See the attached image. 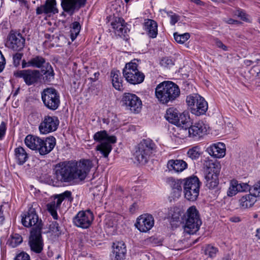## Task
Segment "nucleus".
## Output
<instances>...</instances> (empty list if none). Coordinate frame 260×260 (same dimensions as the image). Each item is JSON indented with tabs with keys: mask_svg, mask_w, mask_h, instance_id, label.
<instances>
[{
	"mask_svg": "<svg viewBox=\"0 0 260 260\" xmlns=\"http://www.w3.org/2000/svg\"><path fill=\"white\" fill-rule=\"evenodd\" d=\"M191 2L194 3L196 4L200 5L202 2L200 0H190Z\"/></svg>",
	"mask_w": 260,
	"mask_h": 260,
	"instance_id": "59",
	"label": "nucleus"
},
{
	"mask_svg": "<svg viewBox=\"0 0 260 260\" xmlns=\"http://www.w3.org/2000/svg\"><path fill=\"white\" fill-rule=\"evenodd\" d=\"M93 220L92 213L89 210L79 211L73 218L74 224L82 229L90 226Z\"/></svg>",
	"mask_w": 260,
	"mask_h": 260,
	"instance_id": "17",
	"label": "nucleus"
},
{
	"mask_svg": "<svg viewBox=\"0 0 260 260\" xmlns=\"http://www.w3.org/2000/svg\"><path fill=\"white\" fill-rule=\"evenodd\" d=\"M15 260H30V257L27 253L22 252L16 256Z\"/></svg>",
	"mask_w": 260,
	"mask_h": 260,
	"instance_id": "49",
	"label": "nucleus"
},
{
	"mask_svg": "<svg viewBox=\"0 0 260 260\" xmlns=\"http://www.w3.org/2000/svg\"><path fill=\"white\" fill-rule=\"evenodd\" d=\"M111 25L116 35L119 36L125 37L129 30L126 26V24L122 18H116L111 22Z\"/></svg>",
	"mask_w": 260,
	"mask_h": 260,
	"instance_id": "24",
	"label": "nucleus"
},
{
	"mask_svg": "<svg viewBox=\"0 0 260 260\" xmlns=\"http://www.w3.org/2000/svg\"><path fill=\"white\" fill-rule=\"evenodd\" d=\"M93 139L101 143L95 148L96 151H100L104 157H108L112 149L111 144L115 143L116 138L114 136H109L105 131L96 133L93 136Z\"/></svg>",
	"mask_w": 260,
	"mask_h": 260,
	"instance_id": "4",
	"label": "nucleus"
},
{
	"mask_svg": "<svg viewBox=\"0 0 260 260\" xmlns=\"http://www.w3.org/2000/svg\"><path fill=\"white\" fill-rule=\"evenodd\" d=\"M138 67V64L134 60L126 63L123 70V76L130 84H140L144 80L145 75L139 71Z\"/></svg>",
	"mask_w": 260,
	"mask_h": 260,
	"instance_id": "6",
	"label": "nucleus"
},
{
	"mask_svg": "<svg viewBox=\"0 0 260 260\" xmlns=\"http://www.w3.org/2000/svg\"><path fill=\"white\" fill-rule=\"evenodd\" d=\"M48 62L46 59L40 55H34L28 61L23 60L22 61V68L32 67L42 69Z\"/></svg>",
	"mask_w": 260,
	"mask_h": 260,
	"instance_id": "23",
	"label": "nucleus"
},
{
	"mask_svg": "<svg viewBox=\"0 0 260 260\" xmlns=\"http://www.w3.org/2000/svg\"><path fill=\"white\" fill-rule=\"evenodd\" d=\"M59 120L56 116H45L39 125L41 134H47L54 132L57 128Z\"/></svg>",
	"mask_w": 260,
	"mask_h": 260,
	"instance_id": "18",
	"label": "nucleus"
},
{
	"mask_svg": "<svg viewBox=\"0 0 260 260\" xmlns=\"http://www.w3.org/2000/svg\"><path fill=\"white\" fill-rule=\"evenodd\" d=\"M256 237L260 240V229H258L256 230Z\"/></svg>",
	"mask_w": 260,
	"mask_h": 260,
	"instance_id": "58",
	"label": "nucleus"
},
{
	"mask_svg": "<svg viewBox=\"0 0 260 260\" xmlns=\"http://www.w3.org/2000/svg\"><path fill=\"white\" fill-rule=\"evenodd\" d=\"M20 2H21V3H24V4H26V1L25 0H18Z\"/></svg>",
	"mask_w": 260,
	"mask_h": 260,
	"instance_id": "61",
	"label": "nucleus"
},
{
	"mask_svg": "<svg viewBox=\"0 0 260 260\" xmlns=\"http://www.w3.org/2000/svg\"><path fill=\"white\" fill-rule=\"evenodd\" d=\"M41 97L44 106L49 110L54 111L59 106L60 95L54 88L44 89L41 92Z\"/></svg>",
	"mask_w": 260,
	"mask_h": 260,
	"instance_id": "7",
	"label": "nucleus"
},
{
	"mask_svg": "<svg viewBox=\"0 0 260 260\" xmlns=\"http://www.w3.org/2000/svg\"><path fill=\"white\" fill-rule=\"evenodd\" d=\"M120 73L119 71L112 70L111 72L112 82L113 87L117 90L121 91L123 90L122 79L120 78Z\"/></svg>",
	"mask_w": 260,
	"mask_h": 260,
	"instance_id": "35",
	"label": "nucleus"
},
{
	"mask_svg": "<svg viewBox=\"0 0 260 260\" xmlns=\"http://www.w3.org/2000/svg\"><path fill=\"white\" fill-rule=\"evenodd\" d=\"M81 29V25L77 21L74 22L72 24L71 29V38L72 41L74 40L78 35Z\"/></svg>",
	"mask_w": 260,
	"mask_h": 260,
	"instance_id": "38",
	"label": "nucleus"
},
{
	"mask_svg": "<svg viewBox=\"0 0 260 260\" xmlns=\"http://www.w3.org/2000/svg\"><path fill=\"white\" fill-rule=\"evenodd\" d=\"M156 145L150 139H143L138 145L135 153V159L142 165L146 164L155 151Z\"/></svg>",
	"mask_w": 260,
	"mask_h": 260,
	"instance_id": "3",
	"label": "nucleus"
},
{
	"mask_svg": "<svg viewBox=\"0 0 260 260\" xmlns=\"http://www.w3.org/2000/svg\"><path fill=\"white\" fill-rule=\"evenodd\" d=\"M202 221L197 208L195 206L190 207L186 212L184 232L188 234H194L199 230Z\"/></svg>",
	"mask_w": 260,
	"mask_h": 260,
	"instance_id": "5",
	"label": "nucleus"
},
{
	"mask_svg": "<svg viewBox=\"0 0 260 260\" xmlns=\"http://www.w3.org/2000/svg\"><path fill=\"white\" fill-rule=\"evenodd\" d=\"M216 46L220 48H222L223 50H227V47L224 45L220 41L217 40L215 41Z\"/></svg>",
	"mask_w": 260,
	"mask_h": 260,
	"instance_id": "54",
	"label": "nucleus"
},
{
	"mask_svg": "<svg viewBox=\"0 0 260 260\" xmlns=\"http://www.w3.org/2000/svg\"><path fill=\"white\" fill-rule=\"evenodd\" d=\"M92 167L91 161L83 159L80 161H64L54 166L53 180L58 186L62 183H69L75 180H83Z\"/></svg>",
	"mask_w": 260,
	"mask_h": 260,
	"instance_id": "1",
	"label": "nucleus"
},
{
	"mask_svg": "<svg viewBox=\"0 0 260 260\" xmlns=\"http://www.w3.org/2000/svg\"><path fill=\"white\" fill-rule=\"evenodd\" d=\"M3 206H0V224L2 223L5 219L4 216L3 215V211L2 210Z\"/></svg>",
	"mask_w": 260,
	"mask_h": 260,
	"instance_id": "55",
	"label": "nucleus"
},
{
	"mask_svg": "<svg viewBox=\"0 0 260 260\" xmlns=\"http://www.w3.org/2000/svg\"><path fill=\"white\" fill-rule=\"evenodd\" d=\"M49 229L54 233L57 234L59 231L58 223L56 221H52L49 225Z\"/></svg>",
	"mask_w": 260,
	"mask_h": 260,
	"instance_id": "48",
	"label": "nucleus"
},
{
	"mask_svg": "<svg viewBox=\"0 0 260 260\" xmlns=\"http://www.w3.org/2000/svg\"><path fill=\"white\" fill-rule=\"evenodd\" d=\"M15 157L19 165H23L28 158V155L25 149L19 146L15 149Z\"/></svg>",
	"mask_w": 260,
	"mask_h": 260,
	"instance_id": "33",
	"label": "nucleus"
},
{
	"mask_svg": "<svg viewBox=\"0 0 260 260\" xmlns=\"http://www.w3.org/2000/svg\"><path fill=\"white\" fill-rule=\"evenodd\" d=\"M187 166V163L181 159H171L167 163V168L169 171L176 173L182 172Z\"/></svg>",
	"mask_w": 260,
	"mask_h": 260,
	"instance_id": "28",
	"label": "nucleus"
},
{
	"mask_svg": "<svg viewBox=\"0 0 260 260\" xmlns=\"http://www.w3.org/2000/svg\"><path fill=\"white\" fill-rule=\"evenodd\" d=\"M56 5L55 0H47L44 5L37 8L36 13L38 15L41 14L43 13L45 14L57 13L58 10L56 7Z\"/></svg>",
	"mask_w": 260,
	"mask_h": 260,
	"instance_id": "27",
	"label": "nucleus"
},
{
	"mask_svg": "<svg viewBox=\"0 0 260 260\" xmlns=\"http://www.w3.org/2000/svg\"><path fill=\"white\" fill-rule=\"evenodd\" d=\"M144 29L148 36L151 38H155L157 35V24L152 19H146L144 22Z\"/></svg>",
	"mask_w": 260,
	"mask_h": 260,
	"instance_id": "30",
	"label": "nucleus"
},
{
	"mask_svg": "<svg viewBox=\"0 0 260 260\" xmlns=\"http://www.w3.org/2000/svg\"><path fill=\"white\" fill-rule=\"evenodd\" d=\"M99 72H96L94 74V78H90V80H91L92 82H94L96 80H98V78H99Z\"/></svg>",
	"mask_w": 260,
	"mask_h": 260,
	"instance_id": "56",
	"label": "nucleus"
},
{
	"mask_svg": "<svg viewBox=\"0 0 260 260\" xmlns=\"http://www.w3.org/2000/svg\"><path fill=\"white\" fill-rule=\"evenodd\" d=\"M165 117L169 122L176 125L180 129L182 127L189 126V117L184 113H179L176 109H168Z\"/></svg>",
	"mask_w": 260,
	"mask_h": 260,
	"instance_id": "10",
	"label": "nucleus"
},
{
	"mask_svg": "<svg viewBox=\"0 0 260 260\" xmlns=\"http://www.w3.org/2000/svg\"><path fill=\"white\" fill-rule=\"evenodd\" d=\"M180 94L178 86L172 81H164L155 88V95L162 104H167L177 99Z\"/></svg>",
	"mask_w": 260,
	"mask_h": 260,
	"instance_id": "2",
	"label": "nucleus"
},
{
	"mask_svg": "<svg viewBox=\"0 0 260 260\" xmlns=\"http://www.w3.org/2000/svg\"><path fill=\"white\" fill-rule=\"evenodd\" d=\"M256 201V198L252 193H250L248 194L243 196L239 200V204L241 208L246 209L252 207Z\"/></svg>",
	"mask_w": 260,
	"mask_h": 260,
	"instance_id": "32",
	"label": "nucleus"
},
{
	"mask_svg": "<svg viewBox=\"0 0 260 260\" xmlns=\"http://www.w3.org/2000/svg\"><path fill=\"white\" fill-rule=\"evenodd\" d=\"M41 73L44 75L43 80L45 82H49L54 78V73L52 66L48 62L41 69Z\"/></svg>",
	"mask_w": 260,
	"mask_h": 260,
	"instance_id": "34",
	"label": "nucleus"
},
{
	"mask_svg": "<svg viewBox=\"0 0 260 260\" xmlns=\"http://www.w3.org/2000/svg\"><path fill=\"white\" fill-rule=\"evenodd\" d=\"M183 188L185 198L190 201L197 200L200 191V181L196 176L183 180Z\"/></svg>",
	"mask_w": 260,
	"mask_h": 260,
	"instance_id": "9",
	"label": "nucleus"
},
{
	"mask_svg": "<svg viewBox=\"0 0 260 260\" xmlns=\"http://www.w3.org/2000/svg\"><path fill=\"white\" fill-rule=\"evenodd\" d=\"M186 102L187 105L191 107V113L197 116L205 114L208 110L207 102L198 94L187 96Z\"/></svg>",
	"mask_w": 260,
	"mask_h": 260,
	"instance_id": "8",
	"label": "nucleus"
},
{
	"mask_svg": "<svg viewBox=\"0 0 260 260\" xmlns=\"http://www.w3.org/2000/svg\"><path fill=\"white\" fill-rule=\"evenodd\" d=\"M235 15L240 17L243 20H247V15L246 13L241 9H238L235 11L234 12Z\"/></svg>",
	"mask_w": 260,
	"mask_h": 260,
	"instance_id": "51",
	"label": "nucleus"
},
{
	"mask_svg": "<svg viewBox=\"0 0 260 260\" xmlns=\"http://www.w3.org/2000/svg\"><path fill=\"white\" fill-rule=\"evenodd\" d=\"M61 15L65 16L66 14L63 12H62V14H61Z\"/></svg>",
	"mask_w": 260,
	"mask_h": 260,
	"instance_id": "62",
	"label": "nucleus"
},
{
	"mask_svg": "<svg viewBox=\"0 0 260 260\" xmlns=\"http://www.w3.org/2000/svg\"><path fill=\"white\" fill-rule=\"evenodd\" d=\"M169 14L171 19V24L173 25H175L179 20V16L176 14H173L172 12H170Z\"/></svg>",
	"mask_w": 260,
	"mask_h": 260,
	"instance_id": "50",
	"label": "nucleus"
},
{
	"mask_svg": "<svg viewBox=\"0 0 260 260\" xmlns=\"http://www.w3.org/2000/svg\"><path fill=\"white\" fill-rule=\"evenodd\" d=\"M14 75L16 77L23 78L26 85H31L38 82L41 73L37 70H24L18 71Z\"/></svg>",
	"mask_w": 260,
	"mask_h": 260,
	"instance_id": "19",
	"label": "nucleus"
},
{
	"mask_svg": "<svg viewBox=\"0 0 260 260\" xmlns=\"http://www.w3.org/2000/svg\"><path fill=\"white\" fill-rule=\"evenodd\" d=\"M21 222L25 227L33 226L31 231L37 232L42 231L43 223L42 220L39 219L38 214L34 208H30L28 211L22 217Z\"/></svg>",
	"mask_w": 260,
	"mask_h": 260,
	"instance_id": "11",
	"label": "nucleus"
},
{
	"mask_svg": "<svg viewBox=\"0 0 260 260\" xmlns=\"http://www.w3.org/2000/svg\"><path fill=\"white\" fill-rule=\"evenodd\" d=\"M209 154L216 158L223 157L225 154V146L223 143L213 144L207 149Z\"/></svg>",
	"mask_w": 260,
	"mask_h": 260,
	"instance_id": "26",
	"label": "nucleus"
},
{
	"mask_svg": "<svg viewBox=\"0 0 260 260\" xmlns=\"http://www.w3.org/2000/svg\"><path fill=\"white\" fill-rule=\"evenodd\" d=\"M6 64V61L4 55L2 52L0 51V72H1L4 69Z\"/></svg>",
	"mask_w": 260,
	"mask_h": 260,
	"instance_id": "52",
	"label": "nucleus"
},
{
	"mask_svg": "<svg viewBox=\"0 0 260 260\" xmlns=\"http://www.w3.org/2000/svg\"><path fill=\"white\" fill-rule=\"evenodd\" d=\"M226 22V23H228L229 24H234L235 23H237L238 21L235 20L233 19L230 18V19H228Z\"/></svg>",
	"mask_w": 260,
	"mask_h": 260,
	"instance_id": "57",
	"label": "nucleus"
},
{
	"mask_svg": "<svg viewBox=\"0 0 260 260\" xmlns=\"http://www.w3.org/2000/svg\"><path fill=\"white\" fill-rule=\"evenodd\" d=\"M169 183L174 192H176L178 195L180 196L182 191V181L171 178L169 179Z\"/></svg>",
	"mask_w": 260,
	"mask_h": 260,
	"instance_id": "37",
	"label": "nucleus"
},
{
	"mask_svg": "<svg viewBox=\"0 0 260 260\" xmlns=\"http://www.w3.org/2000/svg\"><path fill=\"white\" fill-rule=\"evenodd\" d=\"M23 241L21 235L18 234H12L7 242V244L12 247H16Z\"/></svg>",
	"mask_w": 260,
	"mask_h": 260,
	"instance_id": "36",
	"label": "nucleus"
},
{
	"mask_svg": "<svg viewBox=\"0 0 260 260\" xmlns=\"http://www.w3.org/2000/svg\"><path fill=\"white\" fill-rule=\"evenodd\" d=\"M250 193H252L255 198L260 197V181L251 187Z\"/></svg>",
	"mask_w": 260,
	"mask_h": 260,
	"instance_id": "45",
	"label": "nucleus"
},
{
	"mask_svg": "<svg viewBox=\"0 0 260 260\" xmlns=\"http://www.w3.org/2000/svg\"><path fill=\"white\" fill-rule=\"evenodd\" d=\"M29 244L31 250L36 253H39L42 251L43 247L42 231H31Z\"/></svg>",
	"mask_w": 260,
	"mask_h": 260,
	"instance_id": "22",
	"label": "nucleus"
},
{
	"mask_svg": "<svg viewBox=\"0 0 260 260\" xmlns=\"http://www.w3.org/2000/svg\"><path fill=\"white\" fill-rule=\"evenodd\" d=\"M6 130V124L4 122H2L0 125V139L4 136Z\"/></svg>",
	"mask_w": 260,
	"mask_h": 260,
	"instance_id": "53",
	"label": "nucleus"
},
{
	"mask_svg": "<svg viewBox=\"0 0 260 260\" xmlns=\"http://www.w3.org/2000/svg\"><path fill=\"white\" fill-rule=\"evenodd\" d=\"M22 55V53H16L13 55V63L15 67L19 65Z\"/></svg>",
	"mask_w": 260,
	"mask_h": 260,
	"instance_id": "47",
	"label": "nucleus"
},
{
	"mask_svg": "<svg viewBox=\"0 0 260 260\" xmlns=\"http://www.w3.org/2000/svg\"><path fill=\"white\" fill-rule=\"evenodd\" d=\"M25 144L30 149L38 151L40 145V142H42V139L33 135H28L25 139Z\"/></svg>",
	"mask_w": 260,
	"mask_h": 260,
	"instance_id": "31",
	"label": "nucleus"
},
{
	"mask_svg": "<svg viewBox=\"0 0 260 260\" xmlns=\"http://www.w3.org/2000/svg\"><path fill=\"white\" fill-rule=\"evenodd\" d=\"M40 146L39 148L38 152L42 155H46L50 152L56 145V139L53 137H49L45 139H42L40 142Z\"/></svg>",
	"mask_w": 260,
	"mask_h": 260,
	"instance_id": "25",
	"label": "nucleus"
},
{
	"mask_svg": "<svg viewBox=\"0 0 260 260\" xmlns=\"http://www.w3.org/2000/svg\"><path fill=\"white\" fill-rule=\"evenodd\" d=\"M215 164L213 162H209V167L206 170V185L210 189H213L216 187L218 183L219 170L215 167Z\"/></svg>",
	"mask_w": 260,
	"mask_h": 260,
	"instance_id": "16",
	"label": "nucleus"
},
{
	"mask_svg": "<svg viewBox=\"0 0 260 260\" xmlns=\"http://www.w3.org/2000/svg\"><path fill=\"white\" fill-rule=\"evenodd\" d=\"M238 192L239 191L237 187V181L233 180L231 182L230 186L227 191V195L229 197H233L237 194Z\"/></svg>",
	"mask_w": 260,
	"mask_h": 260,
	"instance_id": "39",
	"label": "nucleus"
},
{
	"mask_svg": "<svg viewBox=\"0 0 260 260\" xmlns=\"http://www.w3.org/2000/svg\"><path fill=\"white\" fill-rule=\"evenodd\" d=\"M54 198V201L47 205V208L53 218L56 220L58 217L56 210L60 207L62 201L67 199L71 202L73 200V198L72 197V192L69 190L65 191L60 194H56Z\"/></svg>",
	"mask_w": 260,
	"mask_h": 260,
	"instance_id": "12",
	"label": "nucleus"
},
{
	"mask_svg": "<svg viewBox=\"0 0 260 260\" xmlns=\"http://www.w3.org/2000/svg\"><path fill=\"white\" fill-rule=\"evenodd\" d=\"M169 216L171 218L172 221H178L181 216L180 211L177 208L171 209L169 212Z\"/></svg>",
	"mask_w": 260,
	"mask_h": 260,
	"instance_id": "40",
	"label": "nucleus"
},
{
	"mask_svg": "<svg viewBox=\"0 0 260 260\" xmlns=\"http://www.w3.org/2000/svg\"><path fill=\"white\" fill-rule=\"evenodd\" d=\"M174 37L175 41L180 44H183L190 38V35L188 33H184L182 35L178 34L177 32L174 34Z\"/></svg>",
	"mask_w": 260,
	"mask_h": 260,
	"instance_id": "41",
	"label": "nucleus"
},
{
	"mask_svg": "<svg viewBox=\"0 0 260 260\" xmlns=\"http://www.w3.org/2000/svg\"><path fill=\"white\" fill-rule=\"evenodd\" d=\"M237 187H238V190L239 192H243L246 191L247 190H249L250 192V189L251 188V187H250V186L247 183H239L237 181Z\"/></svg>",
	"mask_w": 260,
	"mask_h": 260,
	"instance_id": "46",
	"label": "nucleus"
},
{
	"mask_svg": "<svg viewBox=\"0 0 260 260\" xmlns=\"http://www.w3.org/2000/svg\"><path fill=\"white\" fill-rule=\"evenodd\" d=\"M252 61L250 60H247L246 61H245V63L247 65V66H249L251 64Z\"/></svg>",
	"mask_w": 260,
	"mask_h": 260,
	"instance_id": "60",
	"label": "nucleus"
},
{
	"mask_svg": "<svg viewBox=\"0 0 260 260\" xmlns=\"http://www.w3.org/2000/svg\"><path fill=\"white\" fill-rule=\"evenodd\" d=\"M113 253L115 260H123L126 252V246L124 242H117L113 243Z\"/></svg>",
	"mask_w": 260,
	"mask_h": 260,
	"instance_id": "29",
	"label": "nucleus"
},
{
	"mask_svg": "<svg viewBox=\"0 0 260 260\" xmlns=\"http://www.w3.org/2000/svg\"><path fill=\"white\" fill-rule=\"evenodd\" d=\"M259 23H260V20H259Z\"/></svg>",
	"mask_w": 260,
	"mask_h": 260,
	"instance_id": "63",
	"label": "nucleus"
},
{
	"mask_svg": "<svg viewBox=\"0 0 260 260\" xmlns=\"http://www.w3.org/2000/svg\"><path fill=\"white\" fill-rule=\"evenodd\" d=\"M121 102L126 109L133 113H139L142 108V104L140 99L133 93H123Z\"/></svg>",
	"mask_w": 260,
	"mask_h": 260,
	"instance_id": "13",
	"label": "nucleus"
},
{
	"mask_svg": "<svg viewBox=\"0 0 260 260\" xmlns=\"http://www.w3.org/2000/svg\"><path fill=\"white\" fill-rule=\"evenodd\" d=\"M160 64L164 68H169L174 65V61L170 57H164L161 59Z\"/></svg>",
	"mask_w": 260,
	"mask_h": 260,
	"instance_id": "44",
	"label": "nucleus"
},
{
	"mask_svg": "<svg viewBox=\"0 0 260 260\" xmlns=\"http://www.w3.org/2000/svg\"><path fill=\"white\" fill-rule=\"evenodd\" d=\"M154 224V220L152 215L145 214L137 218L135 225L141 232L146 233L152 229Z\"/></svg>",
	"mask_w": 260,
	"mask_h": 260,
	"instance_id": "20",
	"label": "nucleus"
},
{
	"mask_svg": "<svg viewBox=\"0 0 260 260\" xmlns=\"http://www.w3.org/2000/svg\"><path fill=\"white\" fill-rule=\"evenodd\" d=\"M206 132V128L204 123L202 121L194 122L191 124L189 120V126L182 127L180 129V134L186 137L188 136L189 137H200Z\"/></svg>",
	"mask_w": 260,
	"mask_h": 260,
	"instance_id": "14",
	"label": "nucleus"
},
{
	"mask_svg": "<svg viewBox=\"0 0 260 260\" xmlns=\"http://www.w3.org/2000/svg\"><path fill=\"white\" fill-rule=\"evenodd\" d=\"M188 156L192 159H196L199 157L200 153L199 148L198 147H194L190 149L187 152Z\"/></svg>",
	"mask_w": 260,
	"mask_h": 260,
	"instance_id": "43",
	"label": "nucleus"
},
{
	"mask_svg": "<svg viewBox=\"0 0 260 260\" xmlns=\"http://www.w3.org/2000/svg\"><path fill=\"white\" fill-rule=\"evenodd\" d=\"M217 251L218 250L217 248L210 245L206 246L204 250L205 254L210 257H214Z\"/></svg>",
	"mask_w": 260,
	"mask_h": 260,
	"instance_id": "42",
	"label": "nucleus"
},
{
	"mask_svg": "<svg viewBox=\"0 0 260 260\" xmlns=\"http://www.w3.org/2000/svg\"><path fill=\"white\" fill-rule=\"evenodd\" d=\"M25 43V39L20 33L12 30L8 36L6 46L14 51H20L24 48Z\"/></svg>",
	"mask_w": 260,
	"mask_h": 260,
	"instance_id": "15",
	"label": "nucleus"
},
{
	"mask_svg": "<svg viewBox=\"0 0 260 260\" xmlns=\"http://www.w3.org/2000/svg\"><path fill=\"white\" fill-rule=\"evenodd\" d=\"M86 0H62L61 7L63 11L72 16L86 4Z\"/></svg>",
	"mask_w": 260,
	"mask_h": 260,
	"instance_id": "21",
	"label": "nucleus"
}]
</instances>
